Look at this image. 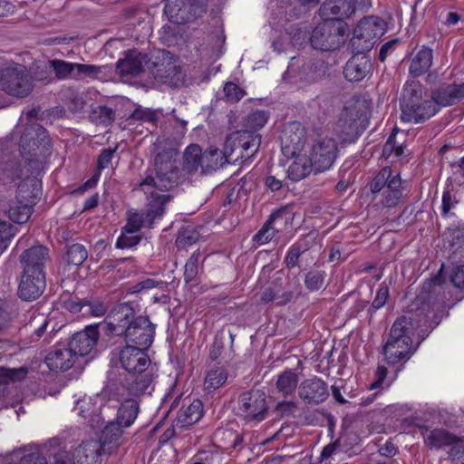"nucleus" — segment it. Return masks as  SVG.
I'll list each match as a JSON object with an SVG mask.
<instances>
[{"mask_svg": "<svg viewBox=\"0 0 464 464\" xmlns=\"http://www.w3.org/2000/svg\"><path fill=\"white\" fill-rule=\"evenodd\" d=\"M402 198V182L400 174L395 173L393 179L388 183V187L382 192V204L385 208H394L400 204Z\"/></svg>", "mask_w": 464, "mask_h": 464, "instance_id": "29", "label": "nucleus"}, {"mask_svg": "<svg viewBox=\"0 0 464 464\" xmlns=\"http://www.w3.org/2000/svg\"><path fill=\"white\" fill-rule=\"evenodd\" d=\"M98 337L99 333L95 328H87L85 331L76 333L67 346L76 358L85 356L94 348Z\"/></svg>", "mask_w": 464, "mask_h": 464, "instance_id": "19", "label": "nucleus"}, {"mask_svg": "<svg viewBox=\"0 0 464 464\" xmlns=\"http://www.w3.org/2000/svg\"><path fill=\"white\" fill-rule=\"evenodd\" d=\"M49 258L47 247L37 245L24 250L20 256V262L23 265V271H44L45 263Z\"/></svg>", "mask_w": 464, "mask_h": 464, "instance_id": "20", "label": "nucleus"}, {"mask_svg": "<svg viewBox=\"0 0 464 464\" xmlns=\"http://www.w3.org/2000/svg\"><path fill=\"white\" fill-rule=\"evenodd\" d=\"M139 411V402L136 400H125L119 407L116 420L121 422V426L129 428L134 423Z\"/></svg>", "mask_w": 464, "mask_h": 464, "instance_id": "33", "label": "nucleus"}, {"mask_svg": "<svg viewBox=\"0 0 464 464\" xmlns=\"http://www.w3.org/2000/svg\"><path fill=\"white\" fill-rule=\"evenodd\" d=\"M45 285L44 271H23L18 286V295L24 301L34 300L44 293Z\"/></svg>", "mask_w": 464, "mask_h": 464, "instance_id": "16", "label": "nucleus"}, {"mask_svg": "<svg viewBox=\"0 0 464 464\" xmlns=\"http://www.w3.org/2000/svg\"><path fill=\"white\" fill-rule=\"evenodd\" d=\"M16 233L15 227L7 221L0 220V255L7 249Z\"/></svg>", "mask_w": 464, "mask_h": 464, "instance_id": "45", "label": "nucleus"}, {"mask_svg": "<svg viewBox=\"0 0 464 464\" xmlns=\"http://www.w3.org/2000/svg\"><path fill=\"white\" fill-rule=\"evenodd\" d=\"M115 149H106L103 150L99 158H98V169L102 170L109 167L113 154L115 152Z\"/></svg>", "mask_w": 464, "mask_h": 464, "instance_id": "62", "label": "nucleus"}, {"mask_svg": "<svg viewBox=\"0 0 464 464\" xmlns=\"http://www.w3.org/2000/svg\"><path fill=\"white\" fill-rule=\"evenodd\" d=\"M449 457L454 464H464V445L459 441L454 444L450 450Z\"/></svg>", "mask_w": 464, "mask_h": 464, "instance_id": "58", "label": "nucleus"}, {"mask_svg": "<svg viewBox=\"0 0 464 464\" xmlns=\"http://www.w3.org/2000/svg\"><path fill=\"white\" fill-rule=\"evenodd\" d=\"M237 145L234 142L232 137L226 140L224 150L215 148H209L204 153L202 152V173H208L218 169L226 163L230 161V158Z\"/></svg>", "mask_w": 464, "mask_h": 464, "instance_id": "15", "label": "nucleus"}, {"mask_svg": "<svg viewBox=\"0 0 464 464\" xmlns=\"http://www.w3.org/2000/svg\"><path fill=\"white\" fill-rule=\"evenodd\" d=\"M102 450L98 440H88L82 441L72 453L63 450L54 453V464H99Z\"/></svg>", "mask_w": 464, "mask_h": 464, "instance_id": "11", "label": "nucleus"}, {"mask_svg": "<svg viewBox=\"0 0 464 464\" xmlns=\"http://www.w3.org/2000/svg\"><path fill=\"white\" fill-rule=\"evenodd\" d=\"M266 394L260 391L243 392L238 401V411L246 420H262L266 412Z\"/></svg>", "mask_w": 464, "mask_h": 464, "instance_id": "13", "label": "nucleus"}, {"mask_svg": "<svg viewBox=\"0 0 464 464\" xmlns=\"http://www.w3.org/2000/svg\"><path fill=\"white\" fill-rule=\"evenodd\" d=\"M457 200L453 198L449 190L444 191L442 195V214L446 216L450 210L455 206Z\"/></svg>", "mask_w": 464, "mask_h": 464, "instance_id": "64", "label": "nucleus"}, {"mask_svg": "<svg viewBox=\"0 0 464 464\" xmlns=\"http://www.w3.org/2000/svg\"><path fill=\"white\" fill-rule=\"evenodd\" d=\"M19 464H47V460L43 452L34 451L24 454Z\"/></svg>", "mask_w": 464, "mask_h": 464, "instance_id": "57", "label": "nucleus"}, {"mask_svg": "<svg viewBox=\"0 0 464 464\" xmlns=\"http://www.w3.org/2000/svg\"><path fill=\"white\" fill-rule=\"evenodd\" d=\"M385 32L382 19L370 16L362 19L353 31L352 44L359 53L370 51Z\"/></svg>", "mask_w": 464, "mask_h": 464, "instance_id": "10", "label": "nucleus"}, {"mask_svg": "<svg viewBox=\"0 0 464 464\" xmlns=\"http://www.w3.org/2000/svg\"><path fill=\"white\" fill-rule=\"evenodd\" d=\"M301 255V248L297 245L292 246L289 250L287 251V254L285 257V263L286 264L287 267H295L297 263L299 256Z\"/></svg>", "mask_w": 464, "mask_h": 464, "instance_id": "60", "label": "nucleus"}, {"mask_svg": "<svg viewBox=\"0 0 464 464\" xmlns=\"http://www.w3.org/2000/svg\"><path fill=\"white\" fill-rule=\"evenodd\" d=\"M306 150L315 165V173L328 170L334 163L338 153V144L334 138L319 134Z\"/></svg>", "mask_w": 464, "mask_h": 464, "instance_id": "9", "label": "nucleus"}, {"mask_svg": "<svg viewBox=\"0 0 464 464\" xmlns=\"http://www.w3.org/2000/svg\"><path fill=\"white\" fill-rule=\"evenodd\" d=\"M176 73L177 66L173 62H168L166 64L162 63L159 65L154 72L155 77L164 82L171 81Z\"/></svg>", "mask_w": 464, "mask_h": 464, "instance_id": "48", "label": "nucleus"}, {"mask_svg": "<svg viewBox=\"0 0 464 464\" xmlns=\"http://www.w3.org/2000/svg\"><path fill=\"white\" fill-rule=\"evenodd\" d=\"M155 325L145 316H138L129 328L124 339L140 348L148 349L153 343Z\"/></svg>", "mask_w": 464, "mask_h": 464, "instance_id": "14", "label": "nucleus"}, {"mask_svg": "<svg viewBox=\"0 0 464 464\" xmlns=\"http://www.w3.org/2000/svg\"><path fill=\"white\" fill-rule=\"evenodd\" d=\"M74 80L85 78L96 79L102 73L103 67L94 64H82L75 63Z\"/></svg>", "mask_w": 464, "mask_h": 464, "instance_id": "44", "label": "nucleus"}, {"mask_svg": "<svg viewBox=\"0 0 464 464\" xmlns=\"http://www.w3.org/2000/svg\"><path fill=\"white\" fill-rule=\"evenodd\" d=\"M349 33L347 24L341 19H324L312 32L311 45L321 51H333L344 44Z\"/></svg>", "mask_w": 464, "mask_h": 464, "instance_id": "7", "label": "nucleus"}, {"mask_svg": "<svg viewBox=\"0 0 464 464\" xmlns=\"http://www.w3.org/2000/svg\"><path fill=\"white\" fill-rule=\"evenodd\" d=\"M401 121L404 122H422L439 111L432 99L419 82H407L401 101Z\"/></svg>", "mask_w": 464, "mask_h": 464, "instance_id": "4", "label": "nucleus"}, {"mask_svg": "<svg viewBox=\"0 0 464 464\" xmlns=\"http://www.w3.org/2000/svg\"><path fill=\"white\" fill-rule=\"evenodd\" d=\"M48 324V319L44 314H37L31 320L30 327L34 328V334L40 338L46 331Z\"/></svg>", "mask_w": 464, "mask_h": 464, "instance_id": "54", "label": "nucleus"}, {"mask_svg": "<svg viewBox=\"0 0 464 464\" xmlns=\"http://www.w3.org/2000/svg\"><path fill=\"white\" fill-rule=\"evenodd\" d=\"M404 149L402 146L395 145V135L392 134L386 143L383 146L382 153L385 157H389L392 153H394L396 157H400L403 154Z\"/></svg>", "mask_w": 464, "mask_h": 464, "instance_id": "56", "label": "nucleus"}, {"mask_svg": "<svg viewBox=\"0 0 464 464\" xmlns=\"http://www.w3.org/2000/svg\"><path fill=\"white\" fill-rule=\"evenodd\" d=\"M32 206L21 199L12 200L7 208L9 218L18 224H24L32 215Z\"/></svg>", "mask_w": 464, "mask_h": 464, "instance_id": "34", "label": "nucleus"}, {"mask_svg": "<svg viewBox=\"0 0 464 464\" xmlns=\"http://www.w3.org/2000/svg\"><path fill=\"white\" fill-rule=\"evenodd\" d=\"M135 318L131 305L126 303L118 304L105 318L107 334L124 337Z\"/></svg>", "mask_w": 464, "mask_h": 464, "instance_id": "12", "label": "nucleus"}, {"mask_svg": "<svg viewBox=\"0 0 464 464\" xmlns=\"http://www.w3.org/2000/svg\"><path fill=\"white\" fill-rule=\"evenodd\" d=\"M393 176L394 174L390 167L382 169L370 184L371 191L372 193H379L382 190H385Z\"/></svg>", "mask_w": 464, "mask_h": 464, "instance_id": "42", "label": "nucleus"}, {"mask_svg": "<svg viewBox=\"0 0 464 464\" xmlns=\"http://www.w3.org/2000/svg\"><path fill=\"white\" fill-rule=\"evenodd\" d=\"M139 188L147 195V209L130 213L128 223L123 227L127 232H138L142 227H150L156 218L162 216L165 205L169 200V195L160 192L159 188L145 191L140 183Z\"/></svg>", "mask_w": 464, "mask_h": 464, "instance_id": "6", "label": "nucleus"}, {"mask_svg": "<svg viewBox=\"0 0 464 464\" xmlns=\"http://www.w3.org/2000/svg\"><path fill=\"white\" fill-rule=\"evenodd\" d=\"M292 298V293L284 290L281 285L273 283L271 285L264 289L261 295L263 303L275 302L278 305L286 304Z\"/></svg>", "mask_w": 464, "mask_h": 464, "instance_id": "32", "label": "nucleus"}, {"mask_svg": "<svg viewBox=\"0 0 464 464\" xmlns=\"http://www.w3.org/2000/svg\"><path fill=\"white\" fill-rule=\"evenodd\" d=\"M298 393L306 403L317 404L327 398L326 385L317 377L304 381L299 386Z\"/></svg>", "mask_w": 464, "mask_h": 464, "instance_id": "21", "label": "nucleus"}, {"mask_svg": "<svg viewBox=\"0 0 464 464\" xmlns=\"http://www.w3.org/2000/svg\"><path fill=\"white\" fill-rule=\"evenodd\" d=\"M424 443L430 449H441L453 446L458 442L457 437L444 429L425 430L422 433Z\"/></svg>", "mask_w": 464, "mask_h": 464, "instance_id": "27", "label": "nucleus"}, {"mask_svg": "<svg viewBox=\"0 0 464 464\" xmlns=\"http://www.w3.org/2000/svg\"><path fill=\"white\" fill-rule=\"evenodd\" d=\"M203 415V404L199 400H194L189 405L183 406L177 418V425L181 428L191 426L198 422Z\"/></svg>", "mask_w": 464, "mask_h": 464, "instance_id": "30", "label": "nucleus"}, {"mask_svg": "<svg viewBox=\"0 0 464 464\" xmlns=\"http://www.w3.org/2000/svg\"><path fill=\"white\" fill-rule=\"evenodd\" d=\"M324 282V275L319 271H311L305 276V285L312 291L318 290Z\"/></svg>", "mask_w": 464, "mask_h": 464, "instance_id": "55", "label": "nucleus"}, {"mask_svg": "<svg viewBox=\"0 0 464 464\" xmlns=\"http://www.w3.org/2000/svg\"><path fill=\"white\" fill-rule=\"evenodd\" d=\"M153 379V368L150 367L136 372V373H131L130 379L126 381V388L130 395L138 396L145 393L149 390L152 384Z\"/></svg>", "mask_w": 464, "mask_h": 464, "instance_id": "26", "label": "nucleus"}, {"mask_svg": "<svg viewBox=\"0 0 464 464\" xmlns=\"http://www.w3.org/2000/svg\"><path fill=\"white\" fill-rule=\"evenodd\" d=\"M26 374L27 370L24 367L18 369L0 368V382L20 381L23 380Z\"/></svg>", "mask_w": 464, "mask_h": 464, "instance_id": "49", "label": "nucleus"}, {"mask_svg": "<svg viewBox=\"0 0 464 464\" xmlns=\"http://www.w3.org/2000/svg\"><path fill=\"white\" fill-rule=\"evenodd\" d=\"M371 61L363 53L353 55L346 63L343 75L349 82H360L369 73Z\"/></svg>", "mask_w": 464, "mask_h": 464, "instance_id": "23", "label": "nucleus"}, {"mask_svg": "<svg viewBox=\"0 0 464 464\" xmlns=\"http://www.w3.org/2000/svg\"><path fill=\"white\" fill-rule=\"evenodd\" d=\"M124 428L118 420L111 421L105 426L99 441L104 452L111 454L118 449L121 443Z\"/></svg>", "mask_w": 464, "mask_h": 464, "instance_id": "25", "label": "nucleus"}, {"mask_svg": "<svg viewBox=\"0 0 464 464\" xmlns=\"http://www.w3.org/2000/svg\"><path fill=\"white\" fill-rule=\"evenodd\" d=\"M388 296H389L388 287L381 286L377 291V295H376L374 300L372 301L373 307L376 309L382 308L385 304V303L388 299Z\"/></svg>", "mask_w": 464, "mask_h": 464, "instance_id": "63", "label": "nucleus"}, {"mask_svg": "<svg viewBox=\"0 0 464 464\" xmlns=\"http://www.w3.org/2000/svg\"><path fill=\"white\" fill-rule=\"evenodd\" d=\"M199 232L192 226H187L179 232L176 244L178 247L186 248L199 239Z\"/></svg>", "mask_w": 464, "mask_h": 464, "instance_id": "41", "label": "nucleus"}, {"mask_svg": "<svg viewBox=\"0 0 464 464\" xmlns=\"http://www.w3.org/2000/svg\"><path fill=\"white\" fill-rule=\"evenodd\" d=\"M369 103L364 99L353 97L345 102L335 130L343 140L356 137L365 129Z\"/></svg>", "mask_w": 464, "mask_h": 464, "instance_id": "5", "label": "nucleus"}, {"mask_svg": "<svg viewBox=\"0 0 464 464\" xmlns=\"http://www.w3.org/2000/svg\"><path fill=\"white\" fill-rule=\"evenodd\" d=\"M285 210L279 209L275 211L270 218L264 224L262 228L256 234L254 237V240H256L259 245H264L268 243L275 236L276 228L273 226L277 223L279 219L282 218Z\"/></svg>", "mask_w": 464, "mask_h": 464, "instance_id": "35", "label": "nucleus"}, {"mask_svg": "<svg viewBox=\"0 0 464 464\" xmlns=\"http://www.w3.org/2000/svg\"><path fill=\"white\" fill-rule=\"evenodd\" d=\"M177 156L174 150L159 153L155 159L156 176L146 177L140 182L141 188L145 191L159 188L160 192H168L199 170L202 173V150L198 144H190L186 148L180 169L177 165Z\"/></svg>", "mask_w": 464, "mask_h": 464, "instance_id": "1", "label": "nucleus"}, {"mask_svg": "<svg viewBox=\"0 0 464 464\" xmlns=\"http://www.w3.org/2000/svg\"><path fill=\"white\" fill-rule=\"evenodd\" d=\"M191 0H167L164 13L175 24H185L194 18Z\"/></svg>", "mask_w": 464, "mask_h": 464, "instance_id": "22", "label": "nucleus"}, {"mask_svg": "<svg viewBox=\"0 0 464 464\" xmlns=\"http://www.w3.org/2000/svg\"><path fill=\"white\" fill-rule=\"evenodd\" d=\"M450 282L457 288L464 289V266L459 265L453 266L449 273H447Z\"/></svg>", "mask_w": 464, "mask_h": 464, "instance_id": "52", "label": "nucleus"}, {"mask_svg": "<svg viewBox=\"0 0 464 464\" xmlns=\"http://www.w3.org/2000/svg\"><path fill=\"white\" fill-rule=\"evenodd\" d=\"M146 350L129 344L122 348L119 353L122 368L130 374L150 368V358Z\"/></svg>", "mask_w": 464, "mask_h": 464, "instance_id": "18", "label": "nucleus"}, {"mask_svg": "<svg viewBox=\"0 0 464 464\" xmlns=\"http://www.w3.org/2000/svg\"><path fill=\"white\" fill-rule=\"evenodd\" d=\"M224 92H225L226 98L229 102H238L246 94V92L243 89H241L239 86H237V84L231 82H227L225 84Z\"/></svg>", "mask_w": 464, "mask_h": 464, "instance_id": "50", "label": "nucleus"}, {"mask_svg": "<svg viewBox=\"0 0 464 464\" xmlns=\"http://www.w3.org/2000/svg\"><path fill=\"white\" fill-rule=\"evenodd\" d=\"M414 329L410 316L402 315L395 320L383 346L384 359L389 364L406 362L415 353L412 342Z\"/></svg>", "mask_w": 464, "mask_h": 464, "instance_id": "3", "label": "nucleus"}, {"mask_svg": "<svg viewBox=\"0 0 464 464\" xmlns=\"http://www.w3.org/2000/svg\"><path fill=\"white\" fill-rule=\"evenodd\" d=\"M133 118L154 123L157 121L155 112L149 109H137L133 112Z\"/></svg>", "mask_w": 464, "mask_h": 464, "instance_id": "61", "label": "nucleus"}, {"mask_svg": "<svg viewBox=\"0 0 464 464\" xmlns=\"http://www.w3.org/2000/svg\"><path fill=\"white\" fill-rule=\"evenodd\" d=\"M227 380V374L224 369L218 367L211 369L205 378V390L212 392L225 384Z\"/></svg>", "mask_w": 464, "mask_h": 464, "instance_id": "40", "label": "nucleus"}, {"mask_svg": "<svg viewBox=\"0 0 464 464\" xmlns=\"http://www.w3.org/2000/svg\"><path fill=\"white\" fill-rule=\"evenodd\" d=\"M142 68L143 57L136 51H130L124 59L117 63V69L123 75H137Z\"/></svg>", "mask_w": 464, "mask_h": 464, "instance_id": "31", "label": "nucleus"}, {"mask_svg": "<svg viewBox=\"0 0 464 464\" xmlns=\"http://www.w3.org/2000/svg\"><path fill=\"white\" fill-rule=\"evenodd\" d=\"M198 258L199 254L195 252L185 264L184 280L187 284H197V276L198 273Z\"/></svg>", "mask_w": 464, "mask_h": 464, "instance_id": "46", "label": "nucleus"}, {"mask_svg": "<svg viewBox=\"0 0 464 464\" xmlns=\"http://www.w3.org/2000/svg\"><path fill=\"white\" fill-rule=\"evenodd\" d=\"M296 408V403L294 401H282L276 404V411L281 416H292Z\"/></svg>", "mask_w": 464, "mask_h": 464, "instance_id": "59", "label": "nucleus"}, {"mask_svg": "<svg viewBox=\"0 0 464 464\" xmlns=\"http://www.w3.org/2000/svg\"><path fill=\"white\" fill-rule=\"evenodd\" d=\"M76 357L66 345L56 347L45 357V362L52 371H67L71 369Z\"/></svg>", "mask_w": 464, "mask_h": 464, "instance_id": "24", "label": "nucleus"}, {"mask_svg": "<svg viewBox=\"0 0 464 464\" xmlns=\"http://www.w3.org/2000/svg\"><path fill=\"white\" fill-rule=\"evenodd\" d=\"M91 117L98 124L108 125L114 120V111L107 106H98L92 110Z\"/></svg>", "mask_w": 464, "mask_h": 464, "instance_id": "47", "label": "nucleus"}, {"mask_svg": "<svg viewBox=\"0 0 464 464\" xmlns=\"http://www.w3.org/2000/svg\"><path fill=\"white\" fill-rule=\"evenodd\" d=\"M282 152L291 164L287 169V176L293 181L306 178L315 165L306 150V132L299 122H291L285 127L282 136Z\"/></svg>", "mask_w": 464, "mask_h": 464, "instance_id": "2", "label": "nucleus"}, {"mask_svg": "<svg viewBox=\"0 0 464 464\" xmlns=\"http://www.w3.org/2000/svg\"><path fill=\"white\" fill-rule=\"evenodd\" d=\"M137 232H127L123 229L121 237L116 242V246L119 248H129L137 245L140 241V237L136 235Z\"/></svg>", "mask_w": 464, "mask_h": 464, "instance_id": "51", "label": "nucleus"}, {"mask_svg": "<svg viewBox=\"0 0 464 464\" xmlns=\"http://www.w3.org/2000/svg\"><path fill=\"white\" fill-rule=\"evenodd\" d=\"M297 383V374L291 370H285L278 375L276 386L278 392L287 396L295 391Z\"/></svg>", "mask_w": 464, "mask_h": 464, "instance_id": "36", "label": "nucleus"}, {"mask_svg": "<svg viewBox=\"0 0 464 464\" xmlns=\"http://www.w3.org/2000/svg\"><path fill=\"white\" fill-rule=\"evenodd\" d=\"M267 120L266 111H253L245 120L246 130L229 136L240 150L241 158H251L257 152L261 144V136L256 133V130L264 127Z\"/></svg>", "mask_w": 464, "mask_h": 464, "instance_id": "8", "label": "nucleus"}, {"mask_svg": "<svg viewBox=\"0 0 464 464\" xmlns=\"http://www.w3.org/2000/svg\"><path fill=\"white\" fill-rule=\"evenodd\" d=\"M73 410L77 411V415L85 419L92 413L94 405L92 403L91 398L84 397L76 401Z\"/></svg>", "mask_w": 464, "mask_h": 464, "instance_id": "53", "label": "nucleus"}, {"mask_svg": "<svg viewBox=\"0 0 464 464\" xmlns=\"http://www.w3.org/2000/svg\"><path fill=\"white\" fill-rule=\"evenodd\" d=\"M434 105L450 106L459 102L453 84L441 86L435 90L431 94Z\"/></svg>", "mask_w": 464, "mask_h": 464, "instance_id": "37", "label": "nucleus"}, {"mask_svg": "<svg viewBox=\"0 0 464 464\" xmlns=\"http://www.w3.org/2000/svg\"><path fill=\"white\" fill-rule=\"evenodd\" d=\"M87 256L88 252L84 246L81 244H73L68 247L65 260L70 265L80 266L87 259Z\"/></svg>", "mask_w": 464, "mask_h": 464, "instance_id": "43", "label": "nucleus"}, {"mask_svg": "<svg viewBox=\"0 0 464 464\" xmlns=\"http://www.w3.org/2000/svg\"><path fill=\"white\" fill-rule=\"evenodd\" d=\"M38 190L37 181L34 179H26L18 185L15 199H21L24 203L33 206Z\"/></svg>", "mask_w": 464, "mask_h": 464, "instance_id": "38", "label": "nucleus"}, {"mask_svg": "<svg viewBox=\"0 0 464 464\" xmlns=\"http://www.w3.org/2000/svg\"><path fill=\"white\" fill-rule=\"evenodd\" d=\"M365 0H326L320 7L323 19H341L351 16L357 7H364Z\"/></svg>", "mask_w": 464, "mask_h": 464, "instance_id": "17", "label": "nucleus"}, {"mask_svg": "<svg viewBox=\"0 0 464 464\" xmlns=\"http://www.w3.org/2000/svg\"><path fill=\"white\" fill-rule=\"evenodd\" d=\"M50 68L54 72L59 80L74 79L75 63H70L60 59L49 61Z\"/></svg>", "mask_w": 464, "mask_h": 464, "instance_id": "39", "label": "nucleus"}, {"mask_svg": "<svg viewBox=\"0 0 464 464\" xmlns=\"http://www.w3.org/2000/svg\"><path fill=\"white\" fill-rule=\"evenodd\" d=\"M433 61V51L428 46H422L413 56L409 67V72L413 77H419L430 68Z\"/></svg>", "mask_w": 464, "mask_h": 464, "instance_id": "28", "label": "nucleus"}]
</instances>
